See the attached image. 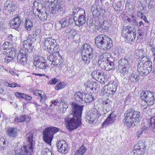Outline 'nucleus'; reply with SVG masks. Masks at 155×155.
<instances>
[{
    "instance_id": "obj_23",
    "label": "nucleus",
    "mask_w": 155,
    "mask_h": 155,
    "mask_svg": "<svg viewBox=\"0 0 155 155\" xmlns=\"http://www.w3.org/2000/svg\"><path fill=\"white\" fill-rule=\"evenodd\" d=\"M114 59L112 58H110L109 60L103 63L102 68H104L106 71H109L114 68Z\"/></svg>"
},
{
    "instance_id": "obj_50",
    "label": "nucleus",
    "mask_w": 155,
    "mask_h": 155,
    "mask_svg": "<svg viewBox=\"0 0 155 155\" xmlns=\"http://www.w3.org/2000/svg\"><path fill=\"white\" fill-rule=\"evenodd\" d=\"M15 95L16 97H24V96H25V97H31L30 96H28V95H25L23 93L18 92H15Z\"/></svg>"
},
{
    "instance_id": "obj_55",
    "label": "nucleus",
    "mask_w": 155,
    "mask_h": 155,
    "mask_svg": "<svg viewBox=\"0 0 155 155\" xmlns=\"http://www.w3.org/2000/svg\"><path fill=\"white\" fill-rule=\"evenodd\" d=\"M21 87L20 85L19 84H17L15 83L14 82L11 84H10V85L9 87L11 88H14L16 87Z\"/></svg>"
},
{
    "instance_id": "obj_2",
    "label": "nucleus",
    "mask_w": 155,
    "mask_h": 155,
    "mask_svg": "<svg viewBox=\"0 0 155 155\" xmlns=\"http://www.w3.org/2000/svg\"><path fill=\"white\" fill-rule=\"evenodd\" d=\"M124 116L125 118L123 121L129 127L132 126L134 122H139L140 120V112L135 111L133 109H129L126 111Z\"/></svg>"
},
{
    "instance_id": "obj_17",
    "label": "nucleus",
    "mask_w": 155,
    "mask_h": 155,
    "mask_svg": "<svg viewBox=\"0 0 155 155\" xmlns=\"http://www.w3.org/2000/svg\"><path fill=\"white\" fill-rule=\"evenodd\" d=\"M101 116L98 111L96 109H94L91 112L88 114L86 116L87 121L89 123L93 122L97 118Z\"/></svg>"
},
{
    "instance_id": "obj_58",
    "label": "nucleus",
    "mask_w": 155,
    "mask_h": 155,
    "mask_svg": "<svg viewBox=\"0 0 155 155\" xmlns=\"http://www.w3.org/2000/svg\"><path fill=\"white\" fill-rule=\"evenodd\" d=\"M83 92H76L74 94V96L76 97H82L83 96Z\"/></svg>"
},
{
    "instance_id": "obj_45",
    "label": "nucleus",
    "mask_w": 155,
    "mask_h": 155,
    "mask_svg": "<svg viewBox=\"0 0 155 155\" xmlns=\"http://www.w3.org/2000/svg\"><path fill=\"white\" fill-rule=\"evenodd\" d=\"M149 127L152 131H154V130L155 129V116L151 118Z\"/></svg>"
},
{
    "instance_id": "obj_42",
    "label": "nucleus",
    "mask_w": 155,
    "mask_h": 155,
    "mask_svg": "<svg viewBox=\"0 0 155 155\" xmlns=\"http://www.w3.org/2000/svg\"><path fill=\"white\" fill-rule=\"evenodd\" d=\"M16 49L14 47H12L11 50L9 51L7 54H8L9 55V57L14 58L16 56Z\"/></svg>"
},
{
    "instance_id": "obj_39",
    "label": "nucleus",
    "mask_w": 155,
    "mask_h": 155,
    "mask_svg": "<svg viewBox=\"0 0 155 155\" xmlns=\"http://www.w3.org/2000/svg\"><path fill=\"white\" fill-rule=\"evenodd\" d=\"M66 85V84L64 82L61 81L55 85L54 89L56 90L59 91L64 88Z\"/></svg>"
},
{
    "instance_id": "obj_22",
    "label": "nucleus",
    "mask_w": 155,
    "mask_h": 155,
    "mask_svg": "<svg viewBox=\"0 0 155 155\" xmlns=\"http://www.w3.org/2000/svg\"><path fill=\"white\" fill-rule=\"evenodd\" d=\"M107 36L104 34L97 35L95 38V43L97 47L101 49Z\"/></svg>"
},
{
    "instance_id": "obj_62",
    "label": "nucleus",
    "mask_w": 155,
    "mask_h": 155,
    "mask_svg": "<svg viewBox=\"0 0 155 155\" xmlns=\"http://www.w3.org/2000/svg\"><path fill=\"white\" fill-rule=\"evenodd\" d=\"M40 30L38 29L36 30L35 31V36H37L38 35H39L40 33Z\"/></svg>"
},
{
    "instance_id": "obj_43",
    "label": "nucleus",
    "mask_w": 155,
    "mask_h": 155,
    "mask_svg": "<svg viewBox=\"0 0 155 155\" xmlns=\"http://www.w3.org/2000/svg\"><path fill=\"white\" fill-rule=\"evenodd\" d=\"M112 103V101L108 98H107L106 100L103 101L102 104L104 106H108L110 108L112 107L111 104Z\"/></svg>"
},
{
    "instance_id": "obj_56",
    "label": "nucleus",
    "mask_w": 155,
    "mask_h": 155,
    "mask_svg": "<svg viewBox=\"0 0 155 155\" xmlns=\"http://www.w3.org/2000/svg\"><path fill=\"white\" fill-rule=\"evenodd\" d=\"M147 127L145 126H143L140 130L143 134H145L147 132Z\"/></svg>"
},
{
    "instance_id": "obj_46",
    "label": "nucleus",
    "mask_w": 155,
    "mask_h": 155,
    "mask_svg": "<svg viewBox=\"0 0 155 155\" xmlns=\"http://www.w3.org/2000/svg\"><path fill=\"white\" fill-rule=\"evenodd\" d=\"M35 95L39 97H44V93L43 91L40 90H36L34 92Z\"/></svg>"
},
{
    "instance_id": "obj_9",
    "label": "nucleus",
    "mask_w": 155,
    "mask_h": 155,
    "mask_svg": "<svg viewBox=\"0 0 155 155\" xmlns=\"http://www.w3.org/2000/svg\"><path fill=\"white\" fill-rule=\"evenodd\" d=\"M33 62L35 67L39 69H45L48 66L45 58L37 55H35Z\"/></svg>"
},
{
    "instance_id": "obj_5",
    "label": "nucleus",
    "mask_w": 155,
    "mask_h": 155,
    "mask_svg": "<svg viewBox=\"0 0 155 155\" xmlns=\"http://www.w3.org/2000/svg\"><path fill=\"white\" fill-rule=\"evenodd\" d=\"M134 30V28L130 25L123 27L121 31V35L125 42L130 43L135 41L136 33Z\"/></svg>"
},
{
    "instance_id": "obj_8",
    "label": "nucleus",
    "mask_w": 155,
    "mask_h": 155,
    "mask_svg": "<svg viewBox=\"0 0 155 155\" xmlns=\"http://www.w3.org/2000/svg\"><path fill=\"white\" fill-rule=\"evenodd\" d=\"M39 4L36 2H34L32 6L33 12L36 17H38L42 21L46 20L47 18V14L45 12L42 11L43 9H39Z\"/></svg>"
},
{
    "instance_id": "obj_63",
    "label": "nucleus",
    "mask_w": 155,
    "mask_h": 155,
    "mask_svg": "<svg viewBox=\"0 0 155 155\" xmlns=\"http://www.w3.org/2000/svg\"><path fill=\"white\" fill-rule=\"evenodd\" d=\"M51 102L52 103L54 104L55 106L57 105V104L58 103V101L57 100H53L51 101Z\"/></svg>"
},
{
    "instance_id": "obj_51",
    "label": "nucleus",
    "mask_w": 155,
    "mask_h": 155,
    "mask_svg": "<svg viewBox=\"0 0 155 155\" xmlns=\"http://www.w3.org/2000/svg\"><path fill=\"white\" fill-rule=\"evenodd\" d=\"M138 14H140V15H139L140 18L142 19L145 22L147 23H149L148 21L147 20L146 17L145 15H144L143 13L142 12H138Z\"/></svg>"
},
{
    "instance_id": "obj_38",
    "label": "nucleus",
    "mask_w": 155,
    "mask_h": 155,
    "mask_svg": "<svg viewBox=\"0 0 155 155\" xmlns=\"http://www.w3.org/2000/svg\"><path fill=\"white\" fill-rule=\"evenodd\" d=\"M148 106L152 105L154 102V97H144L142 99Z\"/></svg>"
},
{
    "instance_id": "obj_25",
    "label": "nucleus",
    "mask_w": 155,
    "mask_h": 155,
    "mask_svg": "<svg viewBox=\"0 0 155 155\" xmlns=\"http://www.w3.org/2000/svg\"><path fill=\"white\" fill-rule=\"evenodd\" d=\"M104 45H103L101 49L107 51L110 49L112 46V41L110 38L107 36Z\"/></svg>"
},
{
    "instance_id": "obj_40",
    "label": "nucleus",
    "mask_w": 155,
    "mask_h": 155,
    "mask_svg": "<svg viewBox=\"0 0 155 155\" xmlns=\"http://www.w3.org/2000/svg\"><path fill=\"white\" fill-rule=\"evenodd\" d=\"M82 59L85 63L88 64L90 62V59L93 56H90L89 54H82Z\"/></svg>"
},
{
    "instance_id": "obj_24",
    "label": "nucleus",
    "mask_w": 155,
    "mask_h": 155,
    "mask_svg": "<svg viewBox=\"0 0 155 155\" xmlns=\"http://www.w3.org/2000/svg\"><path fill=\"white\" fill-rule=\"evenodd\" d=\"M32 44V39L29 38L26 40L24 41L23 47L28 51H32L34 48V46Z\"/></svg>"
},
{
    "instance_id": "obj_14",
    "label": "nucleus",
    "mask_w": 155,
    "mask_h": 155,
    "mask_svg": "<svg viewBox=\"0 0 155 155\" xmlns=\"http://www.w3.org/2000/svg\"><path fill=\"white\" fill-rule=\"evenodd\" d=\"M146 147L143 140H139L135 144L133 150V155H144Z\"/></svg>"
},
{
    "instance_id": "obj_30",
    "label": "nucleus",
    "mask_w": 155,
    "mask_h": 155,
    "mask_svg": "<svg viewBox=\"0 0 155 155\" xmlns=\"http://www.w3.org/2000/svg\"><path fill=\"white\" fill-rule=\"evenodd\" d=\"M30 117L28 115H20L18 117L15 119V121L16 122H20L26 121L28 122L30 121Z\"/></svg>"
},
{
    "instance_id": "obj_32",
    "label": "nucleus",
    "mask_w": 155,
    "mask_h": 155,
    "mask_svg": "<svg viewBox=\"0 0 155 155\" xmlns=\"http://www.w3.org/2000/svg\"><path fill=\"white\" fill-rule=\"evenodd\" d=\"M112 114H110L107 118L106 120L102 124L101 126L103 128L107 127L108 125L111 124L114 121V117L112 116Z\"/></svg>"
},
{
    "instance_id": "obj_61",
    "label": "nucleus",
    "mask_w": 155,
    "mask_h": 155,
    "mask_svg": "<svg viewBox=\"0 0 155 155\" xmlns=\"http://www.w3.org/2000/svg\"><path fill=\"white\" fill-rule=\"evenodd\" d=\"M13 39V36L12 35H9L7 38V40L9 41H12Z\"/></svg>"
},
{
    "instance_id": "obj_53",
    "label": "nucleus",
    "mask_w": 155,
    "mask_h": 155,
    "mask_svg": "<svg viewBox=\"0 0 155 155\" xmlns=\"http://www.w3.org/2000/svg\"><path fill=\"white\" fill-rule=\"evenodd\" d=\"M109 81V78L107 77H104L103 78H101L100 79V83L104 84L105 83H107Z\"/></svg>"
},
{
    "instance_id": "obj_59",
    "label": "nucleus",
    "mask_w": 155,
    "mask_h": 155,
    "mask_svg": "<svg viewBox=\"0 0 155 155\" xmlns=\"http://www.w3.org/2000/svg\"><path fill=\"white\" fill-rule=\"evenodd\" d=\"M143 134L142 132L140 130H139L137 133L136 135L137 138H139Z\"/></svg>"
},
{
    "instance_id": "obj_1",
    "label": "nucleus",
    "mask_w": 155,
    "mask_h": 155,
    "mask_svg": "<svg viewBox=\"0 0 155 155\" xmlns=\"http://www.w3.org/2000/svg\"><path fill=\"white\" fill-rule=\"evenodd\" d=\"M73 113V117L68 121L67 127L70 130L76 129L81 124V117L83 110V106L75 102L72 104Z\"/></svg>"
},
{
    "instance_id": "obj_15",
    "label": "nucleus",
    "mask_w": 155,
    "mask_h": 155,
    "mask_svg": "<svg viewBox=\"0 0 155 155\" xmlns=\"http://www.w3.org/2000/svg\"><path fill=\"white\" fill-rule=\"evenodd\" d=\"M28 55L25 51L21 49L18 52L17 60L19 63L22 65H25L27 63Z\"/></svg>"
},
{
    "instance_id": "obj_26",
    "label": "nucleus",
    "mask_w": 155,
    "mask_h": 155,
    "mask_svg": "<svg viewBox=\"0 0 155 155\" xmlns=\"http://www.w3.org/2000/svg\"><path fill=\"white\" fill-rule=\"evenodd\" d=\"M112 57H111V55L108 52H105L103 53L100 56L99 59V63L100 61L101 62L100 65L101 67H102L103 62H105L109 60L110 58H112Z\"/></svg>"
},
{
    "instance_id": "obj_19",
    "label": "nucleus",
    "mask_w": 155,
    "mask_h": 155,
    "mask_svg": "<svg viewBox=\"0 0 155 155\" xmlns=\"http://www.w3.org/2000/svg\"><path fill=\"white\" fill-rule=\"evenodd\" d=\"M22 22V20L17 15L9 21L10 27L12 29H16L20 27Z\"/></svg>"
},
{
    "instance_id": "obj_36",
    "label": "nucleus",
    "mask_w": 155,
    "mask_h": 155,
    "mask_svg": "<svg viewBox=\"0 0 155 155\" xmlns=\"http://www.w3.org/2000/svg\"><path fill=\"white\" fill-rule=\"evenodd\" d=\"M93 97H77L78 101H79L81 103H90L93 100Z\"/></svg>"
},
{
    "instance_id": "obj_33",
    "label": "nucleus",
    "mask_w": 155,
    "mask_h": 155,
    "mask_svg": "<svg viewBox=\"0 0 155 155\" xmlns=\"http://www.w3.org/2000/svg\"><path fill=\"white\" fill-rule=\"evenodd\" d=\"M139 80L138 76L136 74L132 73L129 75L128 78V82L135 83Z\"/></svg>"
},
{
    "instance_id": "obj_18",
    "label": "nucleus",
    "mask_w": 155,
    "mask_h": 155,
    "mask_svg": "<svg viewBox=\"0 0 155 155\" xmlns=\"http://www.w3.org/2000/svg\"><path fill=\"white\" fill-rule=\"evenodd\" d=\"M58 151L62 153H67L68 151V146L65 141L61 140L56 143Z\"/></svg>"
},
{
    "instance_id": "obj_34",
    "label": "nucleus",
    "mask_w": 155,
    "mask_h": 155,
    "mask_svg": "<svg viewBox=\"0 0 155 155\" xmlns=\"http://www.w3.org/2000/svg\"><path fill=\"white\" fill-rule=\"evenodd\" d=\"M25 26L26 29L28 31L31 30L33 27L32 22L28 18L25 19Z\"/></svg>"
},
{
    "instance_id": "obj_6",
    "label": "nucleus",
    "mask_w": 155,
    "mask_h": 155,
    "mask_svg": "<svg viewBox=\"0 0 155 155\" xmlns=\"http://www.w3.org/2000/svg\"><path fill=\"white\" fill-rule=\"evenodd\" d=\"M59 129L56 127H49L46 128L43 131V139L45 142L51 145L54 134L58 132Z\"/></svg>"
},
{
    "instance_id": "obj_13",
    "label": "nucleus",
    "mask_w": 155,
    "mask_h": 155,
    "mask_svg": "<svg viewBox=\"0 0 155 155\" xmlns=\"http://www.w3.org/2000/svg\"><path fill=\"white\" fill-rule=\"evenodd\" d=\"M85 85L86 87L87 91L88 90L89 91L87 92L86 94L91 97H93L92 94L98 92L99 90L100 86L97 82H95L91 83L88 81L85 84Z\"/></svg>"
},
{
    "instance_id": "obj_29",
    "label": "nucleus",
    "mask_w": 155,
    "mask_h": 155,
    "mask_svg": "<svg viewBox=\"0 0 155 155\" xmlns=\"http://www.w3.org/2000/svg\"><path fill=\"white\" fill-rule=\"evenodd\" d=\"M16 8V7L15 5L13 4H8L7 5V4L6 3L5 5V9L10 15L13 14Z\"/></svg>"
},
{
    "instance_id": "obj_12",
    "label": "nucleus",
    "mask_w": 155,
    "mask_h": 155,
    "mask_svg": "<svg viewBox=\"0 0 155 155\" xmlns=\"http://www.w3.org/2000/svg\"><path fill=\"white\" fill-rule=\"evenodd\" d=\"M49 11L52 14L58 13L65 9V5L64 2L57 1L54 4L49 5Z\"/></svg>"
},
{
    "instance_id": "obj_31",
    "label": "nucleus",
    "mask_w": 155,
    "mask_h": 155,
    "mask_svg": "<svg viewBox=\"0 0 155 155\" xmlns=\"http://www.w3.org/2000/svg\"><path fill=\"white\" fill-rule=\"evenodd\" d=\"M3 49V54L6 55L8 54L9 51L11 50L12 47L11 46L10 42L9 41L5 42L2 45Z\"/></svg>"
},
{
    "instance_id": "obj_52",
    "label": "nucleus",
    "mask_w": 155,
    "mask_h": 155,
    "mask_svg": "<svg viewBox=\"0 0 155 155\" xmlns=\"http://www.w3.org/2000/svg\"><path fill=\"white\" fill-rule=\"evenodd\" d=\"M58 82V80L55 78H53L48 82V84L49 85L55 84Z\"/></svg>"
},
{
    "instance_id": "obj_49",
    "label": "nucleus",
    "mask_w": 155,
    "mask_h": 155,
    "mask_svg": "<svg viewBox=\"0 0 155 155\" xmlns=\"http://www.w3.org/2000/svg\"><path fill=\"white\" fill-rule=\"evenodd\" d=\"M137 39L142 38V37L143 35V32L142 29H139L137 30Z\"/></svg>"
},
{
    "instance_id": "obj_3",
    "label": "nucleus",
    "mask_w": 155,
    "mask_h": 155,
    "mask_svg": "<svg viewBox=\"0 0 155 155\" xmlns=\"http://www.w3.org/2000/svg\"><path fill=\"white\" fill-rule=\"evenodd\" d=\"M152 68V63L150 59L147 56H144L138 62L137 64V71L142 75L145 76L151 71Z\"/></svg>"
},
{
    "instance_id": "obj_47",
    "label": "nucleus",
    "mask_w": 155,
    "mask_h": 155,
    "mask_svg": "<svg viewBox=\"0 0 155 155\" xmlns=\"http://www.w3.org/2000/svg\"><path fill=\"white\" fill-rule=\"evenodd\" d=\"M41 155H52V154L49 149L46 148L43 150Z\"/></svg>"
},
{
    "instance_id": "obj_37",
    "label": "nucleus",
    "mask_w": 155,
    "mask_h": 155,
    "mask_svg": "<svg viewBox=\"0 0 155 155\" xmlns=\"http://www.w3.org/2000/svg\"><path fill=\"white\" fill-rule=\"evenodd\" d=\"M86 150V148L82 146L76 151L74 155H84Z\"/></svg>"
},
{
    "instance_id": "obj_27",
    "label": "nucleus",
    "mask_w": 155,
    "mask_h": 155,
    "mask_svg": "<svg viewBox=\"0 0 155 155\" xmlns=\"http://www.w3.org/2000/svg\"><path fill=\"white\" fill-rule=\"evenodd\" d=\"M106 86L107 87V92L109 94H115L117 90V85L114 82L112 83L109 82Z\"/></svg>"
},
{
    "instance_id": "obj_16",
    "label": "nucleus",
    "mask_w": 155,
    "mask_h": 155,
    "mask_svg": "<svg viewBox=\"0 0 155 155\" xmlns=\"http://www.w3.org/2000/svg\"><path fill=\"white\" fill-rule=\"evenodd\" d=\"M76 15H79V17L78 20H74L75 24L80 26L84 24L86 21L85 11L82 9H80L77 12Z\"/></svg>"
},
{
    "instance_id": "obj_44",
    "label": "nucleus",
    "mask_w": 155,
    "mask_h": 155,
    "mask_svg": "<svg viewBox=\"0 0 155 155\" xmlns=\"http://www.w3.org/2000/svg\"><path fill=\"white\" fill-rule=\"evenodd\" d=\"M107 86H105L101 89L100 93V95L101 96H108L109 94L107 92Z\"/></svg>"
},
{
    "instance_id": "obj_7",
    "label": "nucleus",
    "mask_w": 155,
    "mask_h": 155,
    "mask_svg": "<svg viewBox=\"0 0 155 155\" xmlns=\"http://www.w3.org/2000/svg\"><path fill=\"white\" fill-rule=\"evenodd\" d=\"M118 63L117 71L120 73L121 76H124L128 73L130 67V64L127 60L123 58L119 61Z\"/></svg>"
},
{
    "instance_id": "obj_28",
    "label": "nucleus",
    "mask_w": 155,
    "mask_h": 155,
    "mask_svg": "<svg viewBox=\"0 0 155 155\" xmlns=\"http://www.w3.org/2000/svg\"><path fill=\"white\" fill-rule=\"evenodd\" d=\"M104 74L103 71L101 70H97L93 71L91 75L92 77L97 81H100V79Z\"/></svg>"
},
{
    "instance_id": "obj_57",
    "label": "nucleus",
    "mask_w": 155,
    "mask_h": 155,
    "mask_svg": "<svg viewBox=\"0 0 155 155\" xmlns=\"http://www.w3.org/2000/svg\"><path fill=\"white\" fill-rule=\"evenodd\" d=\"M147 127L145 126H143L140 130L143 134H145L147 132Z\"/></svg>"
},
{
    "instance_id": "obj_48",
    "label": "nucleus",
    "mask_w": 155,
    "mask_h": 155,
    "mask_svg": "<svg viewBox=\"0 0 155 155\" xmlns=\"http://www.w3.org/2000/svg\"><path fill=\"white\" fill-rule=\"evenodd\" d=\"M152 94L151 92L148 91H142L140 94V97H147L149 94Z\"/></svg>"
},
{
    "instance_id": "obj_64",
    "label": "nucleus",
    "mask_w": 155,
    "mask_h": 155,
    "mask_svg": "<svg viewBox=\"0 0 155 155\" xmlns=\"http://www.w3.org/2000/svg\"><path fill=\"white\" fill-rule=\"evenodd\" d=\"M56 0H48V2L49 3V5H51L52 4H54V2Z\"/></svg>"
},
{
    "instance_id": "obj_11",
    "label": "nucleus",
    "mask_w": 155,
    "mask_h": 155,
    "mask_svg": "<svg viewBox=\"0 0 155 155\" xmlns=\"http://www.w3.org/2000/svg\"><path fill=\"white\" fill-rule=\"evenodd\" d=\"M56 40L51 38H46L45 39L44 45L45 48L48 51H55L58 49L59 46L56 45Z\"/></svg>"
},
{
    "instance_id": "obj_4",
    "label": "nucleus",
    "mask_w": 155,
    "mask_h": 155,
    "mask_svg": "<svg viewBox=\"0 0 155 155\" xmlns=\"http://www.w3.org/2000/svg\"><path fill=\"white\" fill-rule=\"evenodd\" d=\"M26 136L27 138V145H24L17 150L14 155H31L33 149V135L31 133H28Z\"/></svg>"
},
{
    "instance_id": "obj_54",
    "label": "nucleus",
    "mask_w": 155,
    "mask_h": 155,
    "mask_svg": "<svg viewBox=\"0 0 155 155\" xmlns=\"http://www.w3.org/2000/svg\"><path fill=\"white\" fill-rule=\"evenodd\" d=\"M13 59L11 57H9V55L6 56L4 59V61L5 63H8Z\"/></svg>"
},
{
    "instance_id": "obj_10",
    "label": "nucleus",
    "mask_w": 155,
    "mask_h": 155,
    "mask_svg": "<svg viewBox=\"0 0 155 155\" xmlns=\"http://www.w3.org/2000/svg\"><path fill=\"white\" fill-rule=\"evenodd\" d=\"M53 53L51 54L47 57L48 59L52 62L54 65H61L63 62V59L60 55L58 49L55 51H52Z\"/></svg>"
},
{
    "instance_id": "obj_60",
    "label": "nucleus",
    "mask_w": 155,
    "mask_h": 155,
    "mask_svg": "<svg viewBox=\"0 0 155 155\" xmlns=\"http://www.w3.org/2000/svg\"><path fill=\"white\" fill-rule=\"evenodd\" d=\"M3 145L2 147L3 149H4L8 145V141L7 140H5L4 139V141L3 142Z\"/></svg>"
},
{
    "instance_id": "obj_35",
    "label": "nucleus",
    "mask_w": 155,
    "mask_h": 155,
    "mask_svg": "<svg viewBox=\"0 0 155 155\" xmlns=\"http://www.w3.org/2000/svg\"><path fill=\"white\" fill-rule=\"evenodd\" d=\"M103 9L100 6H96V9L93 11L92 14L93 16L99 17L101 15V12L102 11Z\"/></svg>"
},
{
    "instance_id": "obj_21",
    "label": "nucleus",
    "mask_w": 155,
    "mask_h": 155,
    "mask_svg": "<svg viewBox=\"0 0 155 155\" xmlns=\"http://www.w3.org/2000/svg\"><path fill=\"white\" fill-rule=\"evenodd\" d=\"M82 54H89L90 56L93 55L94 50L92 46L87 43L83 44L81 48Z\"/></svg>"
},
{
    "instance_id": "obj_41",
    "label": "nucleus",
    "mask_w": 155,
    "mask_h": 155,
    "mask_svg": "<svg viewBox=\"0 0 155 155\" xmlns=\"http://www.w3.org/2000/svg\"><path fill=\"white\" fill-rule=\"evenodd\" d=\"M8 135L11 137H14L16 133V129L13 128H8L7 130Z\"/></svg>"
},
{
    "instance_id": "obj_20",
    "label": "nucleus",
    "mask_w": 155,
    "mask_h": 155,
    "mask_svg": "<svg viewBox=\"0 0 155 155\" xmlns=\"http://www.w3.org/2000/svg\"><path fill=\"white\" fill-rule=\"evenodd\" d=\"M74 17L72 15L67 16L60 21L59 22L61 24V27L64 28L67 27L73 23L74 20Z\"/></svg>"
}]
</instances>
